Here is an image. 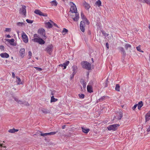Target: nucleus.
Returning <instances> with one entry per match:
<instances>
[{"label": "nucleus", "instance_id": "58836bf2", "mask_svg": "<svg viewBox=\"0 0 150 150\" xmlns=\"http://www.w3.org/2000/svg\"><path fill=\"white\" fill-rule=\"evenodd\" d=\"M80 28L81 31L84 32L85 30V27L83 26H81L80 25Z\"/></svg>", "mask_w": 150, "mask_h": 150}, {"label": "nucleus", "instance_id": "b1692460", "mask_svg": "<svg viewBox=\"0 0 150 150\" xmlns=\"http://www.w3.org/2000/svg\"><path fill=\"white\" fill-rule=\"evenodd\" d=\"M125 49L127 50L128 48L131 49L132 47V46L130 44L126 43L125 45Z\"/></svg>", "mask_w": 150, "mask_h": 150}, {"label": "nucleus", "instance_id": "a211bd4d", "mask_svg": "<svg viewBox=\"0 0 150 150\" xmlns=\"http://www.w3.org/2000/svg\"><path fill=\"white\" fill-rule=\"evenodd\" d=\"M137 105L138 107V109L139 110H140L141 108L143 105V102L142 101H139L137 104Z\"/></svg>", "mask_w": 150, "mask_h": 150}, {"label": "nucleus", "instance_id": "2eb2a0df", "mask_svg": "<svg viewBox=\"0 0 150 150\" xmlns=\"http://www.w3.org/2000/svg\"><path fill=\"white\" fill-rule=\"evenodd\" d=\"M0 56L2 58H8L9 57V54L6 53H1L0 54Z\"/></svg>", "mask_w": 150, "mask_h": 150}, {"label": "nucleus", "instance_id": "f704fd0d", "mask_svg": "<svg viewBox=\"0 0 150 150\" xmlns=\"http://www.w3.org/2000/svg\"><path fill=\"white\" fill-rule=\"evenodd\" d=\"M136 48L137 50L141 52H143L144 51L143 50H142L141 49V46H139L136 47Z\"/></svg>", "mask_w": 150, "mask_h": 150}, {"label": "nucleus", "instance_id": "393cba45", "mask_svg": "<svg viewBox=\"0 0 150 150\" xmlns=\"http://www.w3.org/2000/svg\"><path fill=\"white\" fill-rule=\"evenodd\" d=\"M50 3L52 6H56L57 5V2L56 0L52 1Z\"/></svg>", "mask_w": 150, "mask_h": 150}, {"label": "nucleus", "instance_id": "dca6fc26", "mask_svg": "<svg viewBox=\"0 0 150 150\" xmlns=\"http://www.w3.org/2000/svg\"><path fill=\"white\" fill-rule=\"evenodd\" d=\"M106 97H107V98H109L108 96H102L97 100L96 103H98L100 102H102L105 99Z\"/></svg>", "mask_w": 150, "mask_h": 150}, {"label": "nucleus", "instance_id": "423d86ee", "mask_svg": "<svg viewBox=\"0 0 150 150\" xmlns=\"http://www.w3.org/2000/svg\"><path fill=\"white\" fill-rule=\"evenodd\" d=\"M15 100L18 103L21 105H24L26 106H29L30 105L27 102L25 101H22L21 100H19L18 98H14Z\"/></svg>", "mask_w": 150, "mask_h": 150}, {"label": "nucleus", "instance_id": "cd10ccee", "mask_svg": "<svg viewBox=\"0 0 150 150\" xmlns=\"http://www.w3.org/2000/svg\"><path fill=\"white\" fill-rule=\"evenodd\" d=\"M115 90L117 91H120V86L119 84H116L115 88Z\"/></svg>", "mask_w": 150, "mask_h": 150}, {"label": "nucleus", "instance_id": "7ed1b4c3", "mask_svg": "<svg viewBox=\"0 0 150 150\" xmlns=\"http://www.w3.org/2000/svg\"><path fill=\"white\" fill-rule=\"evenodd\" d=\"M81 65L83 68L88 70L91 69V64L86 61H84L81 62Z\"/></svg>", "mask_w": 150, "mask_h": 150}, {"label": "nucleus", "instance_id": "1a4fd4ad", "mask_svg": "<svg viewBox=\"0 0 150 150\" xmlns=\"http://www.w3.org/2000/svg\"><path fill=\"white\" fill-rule=\"evenodd\" d=\"M81 17L82 19L83 20V21H84L86 22L87 25H88L89 24L90 22L87 19L82 12H81Z\"/></svg>", "mask_w": 150, "mask_h": 150}, {"label": "nucleus", "instance_id": "49530a36", "mask_svg": "<svg viewBox=\"0 0 150 150\" xmlns=\"http://www.w3.org/2000/svg\"><path fill=\"white\" fill-rule=\"evenodd\" d=\"M11 31V29L10 28H6L5 29V32H10Z\"/></svg>", "mask_w": 150, "mask_h": 150}, {"label": "nucleus", "instance_id": "c9c22d12", "mask_svg": "<svg viewBox=\"0 0 150 150\" xmlns=\"http://www.w3.org/2000/svg\"><path fill=\"white\" fill-rule=\"evenodd\" d=\"M78 96L81 99H83L84 98L85 95L83 94H79Z\"/></svg>", "mask_w": 150, "mask_h": 150}, {"label": "nucleus", "instance_id": "e433bc0d", "mask_svg": "<svg viewBox=\"0 0 150 150\" xmlns=\"http://www.w3.org/2000/svg\"><path fill=\"white\" fill-rule=\"evenodd\" d=\"M85 22V21H81L80 22V25L85 27L86 25Z\"/></svg>", "mask_w": 150, "mask_h": 150}, {"label": "nucleus", "instance_id": "de8ad7c7", "mask_svg": "<svg viewBox=\"0 0 150 150\" xmlns=\"http://www.w3.org/2000/svg\"><path fill=\"white\" fill-rule=\"evenodd\" d=\"M50 21L52 24H53V25H54L56 27L58 28V25H57L55 23H54L51 20H50Z\"/></svg>", "mask_w": 150, "mask_h": 150}, {"label": "nucleus", "instance_id": "603ef678", "mask_svg": "<svg viewBox=\"0 0 150 150\" xmlns=\"http://www.w3.org/2000/svg\"><path fill=\"white\" fill-rule=\"evenodd\" d=\"M4 46L3 45H1L0 46V49L1 50H4Z\"/></svg>", "mask_w": 150, "mask_h": 150}, {"label": "nucleus", "instance_id": "72a5a7b5", "mask_svg": "<svg viewBox=\"0 0 150 150\" xmlns=\"http://www.w3.org/2000/svg\"><path fill=\"white\" fill-rule=\"evenodd\" d=\"M42 112L45 113H47L49 112L45 108L42 109Z\"/></svg>", "mask_w": 150, "mask_h": 150}, {"label": "nucleus", "instance_id": "5fc2aeb1", "mask_svg": "<svg viewBox=\"0 0 150 150\" xmlns=\"http://www.w3.org/2000/svg\"><path fill=\"white\" fill-rule=\"evenodd\" d=\"M146 131H147V132H150V126L147 129Z\"/></svg>", "mask_w": 150, "mask_h": 150}, {"label": "nucleus", "instance_id": "ddd939ff", "mask_svg": "<svg viewBox=\"0 0 150 150\" xmlns=\"http://www.w3.org/2000/svg\"><path fill=\"white\" fill-rule=\"evenodd\" d=\"M118 114L119 115H117V117L115 116L114 117V118L113 119V120H115V118L119 120H120L121 119L123 116L122 112H119Z\"/></svg>", "mask_w": 150, "mask_h": 150}, {"label": "nucleus", "instance_id": "c03bdc74", "mask_svg": "<svg viewBox=\"0 0 150 150\" xmlns=\"http://www.w3.org/2000/svg\"><path fill=\"white\" fill-rule=\"evenodd\" d=\"M57 132H49V135H53L56 134Z\"/></svg>", "mask_w": 150, "mask_h": 150}, {"label": "nucleus", "instance_id": "338daca9", "mask_svg": "<svg viewBox=\"0 0 150 150\" xmlns=\"http://www.w3.org/2000/svg\"><path fill=\"white\" fill-rule=\"evenodd\" d=\"M139 0V1H140V2H142V1H143V0Z\"/></svg>", "mask_w": 150, "mask_h": 150}, {"label": "nucleus", "instance_id": "69168bd1", "mask_svg": "<svg viewBox=\"0 0 150 150\" xmlns=\"http://www.w3.org/2000/svg\"><path fill=\"white\" fill-rule=\"evenodd\" d=\"M65 125L63 126L62 127V129H64L65 128Z\"/></svg>", "mask_w": 150, "mask_h": 150}, {"label": "nucleus", "instance_id": "bb28decb", "mask_svg": "<svg viewBox=\"0 0 150 150\" xmlns=\"http://www.w3.org/2000/svg\"><path fill=\"white\" fill-rule=\"evenodd\" d=\"M81 84L82 85L83 87L85 89L86 87V83L83 80L81 82Z\"/></svg>", "mask_w": 150, "mask_h": 150}, {"label": "nucleus", "instance_id": "e2e57ef3", "mask_svg": "<svg viewBox=\"0 0 150 150\" xmlns=\"http://www.w3.org/2000/svg\"><path fill=\"white\" fill-rule=\"evenodd\" d=\"M63 32H66V28H64L63 29Z\"/></svg>", "mask_w": 150, "mask_h": 150}, {"label": "nucleus", "instance_id": "052dcab7", "mask_svg": "<svg viewBox=\"0 0 150 150\" xmlns=\"http://www.w3.org/2000/svg\"><path fill=\"white\" fill-rule=\"evenodd\" d=\"M76 73V71H73L72 74V75H73V76H74L75 74Z\"/></svg>", "mask_w": 150, "mask_h": 150}, {"label": "nucleus", "instance_id": "bf43d9fd", "mask_svg": "<svg viewBox=\"0 0 150 150\" xmlns=\"http://www.w3.org/2000/svg\"><path fill=\"white\" fill-rule=\"evenodd\" d=\"M0 147H4L5 148L6 147L5 146H3V144H0Z\"/></svg>", "mask_w": 150, "mask_h": 150}, {"label": "nucleus", "instance_id": "4d7b16f0", "mask_svg": "<svg viewBox=\"0 0 150 150\" xmlns=\"http://www.w3.org/2000/svg\"><path fill=\"white\" fill-rule=\"evenodd\" d=\"M69 61H66V67L69 64Z\"/></svg>", "mask_w": 150, "mask_h": 150}, {"label": "nucleus", "instance_id": "4be33fe9", "mask_svg": "<svg viewBox=\"0 0 150 150\" xmlns=\"http://www.w3.org/2000/svg\"><path fill=\"white\" fill-rule=\"evenodd\" d=\"M19 131L18 129H15L14 128L13 129H10L8 130V132L11 133H14L15 132H17Z\"/></svg>", "mask_w": 150, "mask_h": 150}, {"label": "nucleus", "instance_id": "a18cd8bd", "mask_svg": "<svg viewBox=\"0 0 150 150\" xmlns=\"http://www.w3.org/2000/svg\"><path fill=\"white\" fill-rule=\"evenodd\" d=\"M37 70L39 71H40L42 70V69L41 68L38 67H34Z\"/></svg>", "mask_w": 150, "mask_h": 150}, {"label": "nucleus", "instance_id": "a19ab883", "mask_svg": "<svg viewBox=\"0 0 150 150\" xmlns=\"http://www.w3.org/2000/svg\"><path fill=\"white\" fill-rule=\"evenodd\" d=\"M49 134V132L45 133H41L40 134V135L42 136H45L47 135H50Z\"/></svg>", "mask_w": 150, "mask_h": 150}, {"label": "nucleus", "instance_id": "680f3d73", "mask_svg": "<svg viewBox=\"0 0 150 150\" xmlns=\"http://www.w3.org/2000/svg\"><path fill=\"white\" fill-rule=\"evenodd\" d=\"M6 37L8 38H11V36L10 35H8L7 36H6Z\"/></svg>", "mask_w": 150, "mask_h": 150}, {"label": "nucleus", "instance_id": "4468645a", "mask_svg": "<svg viewBox=\"0 0 150 150\" xmlns=\"http://www.w3.org/2000/svg\"><path fill=\"white\" fill-rule=\"evenodd\" d=\"M25 50L24 48H21L20 50L19 53L20 56L22 58H23L25 55Z\"/></svg>", "mask_w": 150, "mask_h": 150}, {"label": "nucleus", "instance_id": "79ce46f5", "mask_svg": "<svg viewBox=\"0 0 150 150\" xmlns=\"http://www.w3.org/2000/svg\"><path fill=\"white\" fill-rule=\"evenodd\" d=\"M32 56V53L31 51H29L28 52V59H30L31 58Z\"/></svg>", "mask_w": 150, "mask_h": 150}, {"label": "nucleus", "instance_id": "09e8293b", "mask_svg": "<svg viewBox=\"0 0 150 150\" xmlns=\"http://www.w3.org/2000/svg\"><path fill=\"white\" fill-rule=\"evenodd\" d=\"M137 106V104H135L132 107V109L133 110H134L136 107Z\"/></svg>", "mask_w": 150, "mask_h": 150}, {"label": "nucleus", "instance_id": "f3484780", "mask_svg": "<svg viewBox=\"0 0 150 150\" xmlns=\"http://www.w3.org/2000/svg\"><path fill=\"white\" fill-rule=\"evenodd\" d=\"M88 92L91 93L93 92V88L92 86L90 85H88L87 87Z\"/></svg>", "mask_w": 150, "mask_h": 150}, {"label": "nucleus", "instance_id": "473e14b6", "mask_svg": "<svg viewBox=\"0 0 150 150\" xmlns=\"http://www.w3.org/2000/svg\"><path fill=\"white\" fill-rule=\"evenodd\" d=\"M142 1L143 3H146L150 6V0H143Z\"/></svg>", "mask_w": 150, "mask_h": 150}, {"label": "nucleus", "instance_id": "4c0bfd02", "mask_svg": "<svg viewBox=\"0 0 150 150\" xmlns=\"http://www.w3.org/2000/svg\"><path fill=\"white\" fill-rule=\"evenodd\" d=\"M108 79H107L104 83V87L105 88V87H108Z\"/></svg>", "mask_w": 150, "mask_h": 150}, {"label": "nucleus", "instance_id": "c756f323", "mask_svg": "<svg viewBox=\"0 0 150 150\" xmlns=\"http://www.w3.org/2000/svg\"><path fill=\"white\" fill-rule=\"evenodd\" d=\"M58 100V99L57 98H54V96H52L51 97V102H55L57 101Z\"/></svg>", "mask_w": 150, "mask_h": 150}, {"label": "nucleus", "instance_id": "37998d69", "mask_svg": "<svg viewBox=\"0 0 150 150\" xmlns=\"http://www.w3.org/2000/svg\"><path fill=\"white\" fill-rule=\"evenodd\" d=\"M26 21L27 22L29 23H32L33 22V21L29 20L28 19H27Z\"/></svg>", "mask_w": 150, "mask_h": 150}, {"label": "nucleus", "instance_id": "ea45409f", "mask_svg": "<svg viewBox=\"0 0 150 150\" xmlns=\"http://www.w3.org/2000/svg\"><path fill=\"white\" fill-rule=\"evenodd\" d=\"M59 66L62 67H64L63 68L64 69H66V63H64L63 64H60L59 65Z\"/></svg>", "mask_w": 150, "mask_h": 150}, {"label": "nucleus", "instance_id": "f03ea898", "mask_svg": "<svg viewBox=\"0 0 150 150\" xmlns=\"http://www.w3.org/2000/svg\"><path fill=\"white\" fill-rule=\"evenodd\" d=\"M32 40L35 42L39 43L40 45H43L45 43V41L42 38H40L37 34H35Z\"/></svg>", "mask_w": 150, "mask_h": 150}, {"label": "nucleus", "instance_id": "5701e85b", "mask_svg": "<svg viewBox=\"0 0 150 150\" xmlns=\"http://www.w3.org/2000/svg\"><path fill=\"white\" fill-rule=\"evenodd\" d=\"M150 120V115L149 114L147 113L145 115V122H148Z\"/></svg>", "mask_w": 150, "mask_h": 150}, {"label": "nucleus", "instance_id": "6e6d98bb", "mask_svg": "<svg viewBox=\"0 0 150 150\" xmlns=\"http://www.w3.org/2000/svg\"><path fill=\"white\" fill-rule=\"evenodd\" d=\"M74 76H73V75H72V74L71 75H70V79L71 80L74 77Z\"/></svg>", "mask_w": 150, "mask_h": 150}, {"label": "nucleus", "instance_id": "9b49d317", "mask_svg": "<svg viewBox=\"0 0 150 150\" xmlns=\"http://www.w3.org/2000/svg\"><path fill=\"white\" fill-rule=\"evenodd\" d=\"M34 13L35 14L41 16H47V14L43 13L41 11L38 9L35 10L34 11Z\"/></svg>", "mask_w": 150, "mask_h": 150}, {"label": "nucleus", "instance_id": "20e7f679", "mask_svg": "<svg viewBox=\"0 0 150 150\" xmlns=\"http://www.w3.org/2000/svg\"><path fill=\"white\" fill-rule=\"evenodd\" d=\"M120 125L118 124H113L109 125L107 127L108 130L109 131L112 130V131H116V130L118 128Z\"/></svg>", "mask_w": 150, "mask_h": 150}, {"label": "nucleus", "instance_id": "a878e982", "mask_svg": "<svg viewBox=\"0 0 150 150\" xmlns=\"http://www.w3.org/2000/svg\"><path fill=\"white\" fill-rule=\"evenodd\" d=\"M16 78L17 79L16 81L17 82V84L18 85L22 84V83L21 82L20 78L18 76H16Z\"/></svg>", "mask_w": 150, "mask_h": 150}, {"label": "nucleus", "instance_id": "2f4dec72", "mask_svg": "<svg viewBox=\"0 0 150 150\" xmlns=\"http://www.w3.org/2000/svg\"><path fill=\"white\" fill-rule=\"evenodd\" d=\"M16 24L17 25L19 26H22L25 24L23 22H18Z\"/></svg>", "mask_w": 150, "mask_h": 150}, {"label": "nucleus", "instance_id": "39448f33", "mask_svg": "<svg viewBox=\"0 0 150 150\" xmlns=\"http://www.w3.org/2000/svg\"><path fill=\"white\" fill-rule=\"evenodd\" d=\"M53 46L52 44L47 45L45 49V51L50 54H51L52 52Z\"/></svg>", "mask_w": 150, "mask_h": 150}, {"label": "nucleus", "instance_id": "7c9ffc66", "mask_svg": "<svg viewBox=\"0 0 150 150\" xmlns=\"http://www.w3.org/2000/svg\"><path fill=\"white\" fill-rule=\"evenodd\" d=\"M101 32L102 34L104 36H105V37H107L108 36V34L106 32L104 31V30H101Z\"/></svg>", "mask_w": 150, "mask_h": 150}, {"label": "nucleus", "instance_id": "774afa93", "mask_svg": "<svg viewBox=\"0 0 150 150\" xmlns=\"http://www.w3.org/2000/svg\"><path fill=\"white\" fill-rule=\"evenodd\" d=\"M149 29L150 30V25H149V27H148Z\"/></svg>", "mask_w": 150, "mask_h": 150}, {"label": "nucleus", "instance_id": "0eeeda50", "mask_svg": "<svg viewBox=\"0 0 150 150\" xmlns=\"http://www.w3.org/2000/svg\"><path fill=\"white\" fill-rule=\"evenodd\" d=\"M118 49L121 52L122 57L124 59H125L126 55V54L124 48L122 47H119L118 48Z\"/></svg>", "mask_w": 150, "mask_h": 150}, {"label": "nucleus", "instance_id": "6ab92c4d", "mask_svg": "<svg viewBox=\"0 0 150 150\" xmlns=\"http://www.w3.org/2000/svg\"><path fill=\"white\" fill-rule=\"evenodd\" d=\"M83 5L85 8L87 10H88L90 7V6L89 4L85 1L83 3Z\"/></svg>", "mask_w": 150, "mask_h": 150}, {"label": "nucleus", "instance_id": "f8f14e48", "mask_svg": "<svg viewBox=\"0 0 150 150\" xmlns=\"http://www.w3.org/2000/svg\"><path fill=\"white\" fill-rule=\"evenodd\" d=\"M6 40L11 45L13 46H16V44L14 43L15 40L14 39H6Z\"/></svg>", "mask_w": 150, "mask_h": 150}, {"label": "nucleus", "instance_id": "f257e3e1", "mask_svg": "<svg viewBox=\"0 0 150 150\" xmlns=\"http://www.w3.org/2000/svg\"><path fill=\"white\" fill-rule=\"evenodd\" d=\"M70 4L71 6L70 12L69 13V14L72 16V18L74 21H77L79 19V13L77 12L76 7L75 4L72 2H70Z\"/></svg>", "mask_w": 150, "mask_h": 150}, {"label": "nucleus", "instance_id": "3c124183", "mask_svg": "<svg viewBox=\"0 0 150 150\" xmlns=\"http://www.w3.org/2000/svg\"><path fill=\"white\" fill-rule=\"evenodd\" d=\"M106 47L107 48V49L108 50L109 49V45L108 42H107L106 43Z\"/></svg>", "mask_w": 150, "mask_h": 150}, {"label": "nucleus", "instance_id": "0e129e2a", "mask_svg": "<svg viewBox=\"0 0 150 150\" xmlns=\"http://www.w3.org/2000/svg\"><path fill=\"white\" fill-rule=\"evenodd\" d=\"M91 61L92 63H93L94 62V59L93 58H91Z\"/></svg>", "mask_w": 150, "mask_h": 150}, {"label": "nucleus", "instance_id": "864d4df0", "mask_svg": "<svg viewBox=\"0 0 150 150\" xmlns=\"http://www.w3.org/2000/svg\"><path fill=\"white\" fill-rule=\"evenodd\" d=\"M12 77L13 78H15V74L14 73V72H12Z\"/></svg>", "mask_w": 150, "mask_h": 150}, {"label": "nucleus", "instance_id": "13d9d810", "mask_svg": "<svg viewBox=\"0 0 150 150\" xmlns=\"http://www.w3.org/2000/svg\"><path fill=\"white\" fill-rule=\"evenodd\" d=\"M88 34L89 35H90L91 34V31L89 30H88Z\"/></svg>", "mask_w": 150, "mask_h": 150}, {"label": "nucleus", "instance_id": "aec40b11", "mask_svg": "<svg viewBox=\"0 0 150 150\" xmlns=\"http://www.w3.org/2000/svg\"><path fill=\"white\" fill-rule=\"evenodd\" d=\"M81 129L82 132L85 133H88L90 131V129L88 128L82 127Z\"/></svg>", "mask_w": 150, "mask_h": 150}, {"label": "nucleus", "instance_id": "9d476101", "mask_svg": "<svg viewBox=\"0 0 150 150\" xmlns=\"http://www.w3.org/2000/svg\"><path fill=\"white\" fill-rule=\"evenodd\" d=\"M19 12L20 13H22L25 16L26 13V6H23L22 8L20 9L19 10Z\"/></svg>", "mask_w": 150, "mask_h": 150}, {"label": "nucleus", "instance_id": "6e6552de", "mask_svg": "<svg viewBox=\"0 0 150 150\" xmlns=\"http://www.w3.org/2000/svg\"><path fill=\"white\" fill-rule=\"evenodd\" d=\"M22 37L23 41L24 42L27 43L28 42V38L24 32H23L22 33Z\"/></svg>", "mask_w": 150, "mask_h": 150}, {"label": "nucleus", "instance_id": "c85d7f7f", "mask_svg": "<svg viewBox=\"0 0 150 150\" xmlns=\"http://www.w3.org/2000/svg\"><path fill=\"white\" fill-rule=\"evenodd\" d=\"M101 2L100 0H98L97 1L95 4L98 7H100L101 5Z\"/></svg>", "mask_w": 150, "mask_h": 150}, {"label": "nucleus", "instance_id": "412c9836", "mask_svg": "<svg viewBox=\"0 0 150 150\" xmlns=\"http://www.w3.org/2000/svg\"><path fill=\"white\" fill-rule=\"evenodd\" d=\"M52 23L50 22H48L45 23L46 27L49 28H50L52 27Z\"/></svg>", "mask_w": 150, "mask_h": 150}, {"label": "nucleus", "instance_id": "8fccbe9b", "mask_svg": "<svg viewBox=\"0 0 150 150\" xmlns=\"http://www.w3.org/2000/svg\"><path fill=\"white\" fill-rule=\"evenodd\" d=\"M73 70V71H76V67L75 66H73L72 67Z\"/></svg>", "mask_w": 150, "mask_h": 150}]
</instances>
